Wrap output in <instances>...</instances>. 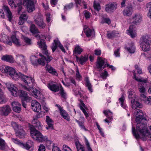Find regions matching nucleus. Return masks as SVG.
Listing matches in <instances>:
<instances>
[{
	"instance_id": "nucleus-1",
	"label": "nucleus",
	"mask_w": 151,
	"mask_h": 151,
	"mask_svg": "<svg viewBox=\"0 0 151 151\" xmlns=\"http://www.w3.org/2000/svg\"><path fill=\"white\" fill-rule=\"evenodd\" d=\"M3 73H6L9 75L11 78L15 81H17L19 78L26 85L29 86L28 88L25 87V89L29 91H32V84L34 82V80L31 77L25 76L21 73L17 72L12 67L8 66L5 67L2 70Z\"/></svg>"
},
{
	"instance_id": "nucleus-2",
	"label": "nucleus",
	"mask_w": 151,
	"mask_h": 151,
	"mask_svg": "<svg viewBox=\"0 0 151 151\" xmlns=\"http://www.w3.org/2000/svg\"><path fill=\"white\" fill-rule=\"evenodd\" d=\"M137 129L139 131V133L138 134H137L135 132V127H132V134L136 139H141L143 141L147 139L151 141V134L147 127L144 125H142L140 127L138 126Z\"/></svg>"
},
{
	"instance_id": "nucleus-3",
	"label": "nucleus",
	"mask_w": 151,
	"mask_h": 151,
	"mask_svg": "<svg viewBox=\"0 0 151 151\" xmlns=\"http://www.w3.org/2000/svg\"><path fill=\"white\" fill-rule=\"evenodd\" d=\"M30 135L31 137L35 140L39 142H45L47 139L46 136H43L41 133L37 130L33 126H30Z\"/></svg>"
},
{
	"instance_id": "nucleus-4",
	"label": "nucleus",
	"mask_w": 151,
	"mask_h": 151,
	"mask_svg": "<svg viewBox=\"0 0 151 151\" xmlns=\"http://www.w3.org/2000/svg\"><path fill=\"white\" fill-rule=\"evenodd\" d=\"M106 67H109L112 70L115 69L114 66L110 65L108 63L107 60L105 59H103L101 58H99L97 59L96 64V68L99 71H101Z\"/></svg>"
},
{
	"instance_id": "nucleus-5",
	"label": "nucleus",
	"mask_w": 151,
	"mask_h": 151,
	"mask_svg": "<svg viewBox=\"0 0 151 151\" xmlns=\"http://www.w3.org/2000/svg\"><path fill=\"white\" fill-rule=\"evenodd\" d=\"M9 5L12 7H14L17 10V13L20 14L22 8V0H8Z\"/></svg>"
},
{
	"instance_id": "nucleus-6",
	"label": "nucleus",
	"mask_w": 151,
	"mask_h": 151,
	"mask_svg": "<svg viewBox=\"0 0 151 151\" xmlns=\"http://www.w3.org/2000/svg\"><path fill=\"white\" fill-rule=\"evenodd\" d=\"M142 44H141V47L144 51H147L150 49V40L147 36H144L142 37Z\"/></svg>"
},
{
	"instance_id": "nucleus-7",
	"label": "nucleus",
	"mask_w": 151,
	"mask_h": 151,
	"mask_svg": "<svg viewBox=\"0 0 151 151\" xmlns=\"http://www.w3.org/2000/svg\"><path fill=\"white\" fill-rule=\"evenodd\" d=\"M46 57L41 58L37 60L35 56L32 55L30 57V61L32 64L34 65L37 66L38 64L44 66L45 64Z\"/></svg>"
},
{
	"instance_id": "nucleus-8",
	"label": "nucleus",
	"mask_w": 151,
	"mask_h": 151,
	"mask_svg": "<svg viewBox=\"0 0 151 151\" xmlns=\"http://www.w3.org/2000/svg\"><path fill=\"white\" fill-rule=\"evenodd\" d=\"M27 2L26 6L27 11L29 13H31L34 11L35 9V4L37 2L36 0H24Z\"/></svg>"
},
{
	"instance_id": "nucleus-9",
	"label": "nucleus",
	"mask_w": 151,
	"mask_h": 151,
	"mask_svg": "<svg viewBox=\"0 0 151 151\" xmlns=\"http://www.w3.org/2000/svg\"><path fill=\"white\" fill-rule=\"evenodd\" d=\"M135 121L137 124L136 129H135V132L137 134H138L139 133V131L137 129L138 126L140 127L142 125H144L147 127V125L145 124L146 123L147 119L145 117H136Z\"/></svg>"
},
{
	"instance_id": "nucleus-10",
	"label": "nucleus",
	"mask_w": 151,
	"mask_h": 151,
	"mask_svg": "<svg viewBox=\"0 0 151 151\" xmlns=\"http://www.w3.org/2000/svg\"><path fill=\"white\" fill-rule=\"evenodd\" d=\"M6 85L7 88L11 92V94L14 96H16L18 91L17 88L12 83H7Z\"/></svg>"
},
{
	"instance_id": "nucleus-11",
	"label": "nucleus",
	"mask_w": 151,
	"mask_h": 151,
	"mask_svg": "<svg viewBox=\"0 0 151 151\" xmlns=\"http://www.w3.org/2000/svg\"><path fill=\"white\" fill-rule=\"evenodd\" d=\"M35 21L40 29H43L45 27L46 24L44 23L42 17L41 15H38L37 18L35 19Z\"/></svg>"
},
{
	"instance_id": "nucleus-12",
	"label": "nucleus",
	"mask_w": 151,
	"mask_h": 151,
	"mask_svg": "<svg viewBox=\"0 0 151 151\" xmlns=\"http://www.w3.org/2000/svg\"><path fill=\"white\" fill-rule=\"evenodd\" d=\"M54 43L52 44V46L51 47V48L53 52H54L57 49L58 46L62 51L65 53V51L62 45L60 43L58 40H54Z\"/></svg>"
},
{
	"instance_id": "nucleus-13",
	"label": "nucleus",
	"mask_w": 151,
	"mask_h": 151,
	"mask_svg": "<svg viewBox=\"0 0 151 151\" xmlns=\"http://www.w3.org/2000/svg\"><path fill=\"white\" fill-rule=\"evenodd\" d=\"M117 4L116 3H109L106 5L105 10L108 13H111L116 9Z\"/></svg>"
},
{
	"instance_id": "nucleus-14",
	"label": "nucleus",
	"mask_w": 151,
	"mask_h": 151,
	"mask_svg": "<svg viewBox=\"0 0 151 151\" xmlns=\"http://www.w3.org/2000/svg\"><path fill=\"white\" fill-rule=\"evenodd\" d=\"M11 111V109L9 105H6L0 107V115L1 116H7Z\"/></svg>"
},
{
	"instance_id": "nucleus-15",
	"label": "nucleus",
	"mask_w": 151,
	"mask_h": 151,
	"mask_svg": "<svg viewBox=\"0 0 151 151\" xmlns=\"http://www.w3.org/2000/svg\"><path fill=\"white\" fill-rule=\"evenodd\" d=\"M132 24L137 25L140 23L142 20V16L139 13L135 14L132 17Z\"/></svg>"
},
{
	"instance_id": "nucleus-16",
	"label": "nucleus",
	"mask_w": 151,
	"mask_h": 151,
	"mask_svg": "<svg viewBox=\"0 0 151 151\" xmlns=\"http://www.w3.org/2000/svg\"><path fill=\"white\" fill-rule=\"evenodd\" d=\"M18 91L17 93L21 97V100L24 99L27 101H29L31 99V98L28 96L26 91L21 90H18Z\"/></svg>"
},
{
	"instance_id": "nucleus-17",
	"label": "nucleus",
	"mask_w": 151,
	"mask_h": 151,
	"mask_svg": "<svg viewBox=\"0 0 151 151\" xmlns=\"http://www.w3.org/2000/svg\"><path fill=\"white\" fill-rule=\"evenodd\" d=\"M32 108L35 112H39L40 111L41 106L40 104L36 101H33L31 104Z\"/></svg>"
},
{
	"instance_id": "nucleus-18",
	"label": "nucleus",
	"mask_w": 151,
	"mask_h": 151,
	"mask_svg": "<svg viewBox=\"0 0 151 151\" xmlns=\"http://www.w3.org/2000/svg\"><path fill=\"white\" fill-rule=\"evenodd\" d=\"M11 106H12L13 110L17 113H19L21 110V105L18 102L14 101L11 104Z\"/></svg>"
},
{
	"instance_id": "nucleus-19",
	"label": "nucleus",
	"mask_w": 151,
	"mask_h": 151,
	"mask_svg": "<svg viewBox=\"0 0 151 151\" xmlns=\"http://www.w3.org/2000/svg\"><path fill=\"white\" fill-rule=\"evenodd\" d=\"M3 9L6 13V16L8 18V20L10 22H11L13 16L8 7L6 6H4L3 7Z\"/></svg>"
},
{
	"instance_id": "nucleus-20",
	"label": "nucleus",
	"mask_w": 151,
	"mask_h": 151,
	"mask_svg": "<svg viewBox=\"0 0 151 151\" xmlns=\"http://www.w3.org/2000/svg\"><path fill=\"white\" fill-rule=\"evenodd\" d=\"M47 87L50 90L55 92H58L60 90L59 86L57 84L49 83L47 85Z\"/></svg>"
},
{
	"instance_id": "nucleus-21",
	"label": "nucleus",
	"mask_w": 151,
	"mask_h": 151,
	"mask_svg": "<svg viewBox=\"0 0 151 151\" xmlns=\"http://www.w3.org/2000/svg\"><path fill=\"white\" fill-rule=\"evenodd\" d=\"M1 60L11 63H14L15 60L12 56L11 55H5L2 56Z\"/></svg>"
},
{
	"instance_id": "nucleus-22",
	"label": "nucleus",
	"mask_w": 151,
	"mask_h": 151,
	"mask_svg": "<svg viewBox=\"0 0 151 151\" xmlns=\"http://www.w3.org/2000/svg\"><path fill=\"white\" fill-rule=\"evenodd\" d=\"M15 133L16 136L20 138H23L25 137V133L22 127L16 131Z\"/></svg>"
},
{
	"instance_id": "nucleus-23",
	"label": "nucleus",
	"mask_w": 151,
	"mask_h": 151,
	"mask_svg": "<svg viewBox=\"0 0 151 151\" xmlns=\"http://www.w3.org/2000/svg\"><path fill=\"white\" fill-rule=\"evenodd\" d=\"M134 25H131L130 26L129 29L128 30V34L133 38L135 37L136 35V32L135 31V29L134 27Z\"/></svg>"
},
{
	"instance_id": "nucleus-24",
	"label": "nucleus",
	"mask_w": 151,
	"mask_h": 151,
	"mask_svg": "<svg viewBox=\"0 0 151 151\" xmlns=\"http://www.w3.org/2000/svg\"><path fill=\"white\" fill-rule=\"evenodd\" d=\"M32 123L33 124L31 126H33L35 128L36 127L39 130L42 129V127L40 122L38 120L37 118L34 119L32 121Z\"/></svg>"
},
{
	"instance_id": "nucleus-25",
	"label": "nucleus",
	"mask_w": 151,
	"mask_h": 151,
	"mask_svg": "<svg viewBox=\"0 0 151 151\" xmlns=\"http://www.w3.org/2000/svg\"><path fill=\"white\" fill-rule=\"evenodd\" d=\"M88 57L87 56H81L79 58L77 56H76V60L77 61H78L79 63L81 65H83L88 60Z\"/></svg>"
},
{
	"instance_id": "nucleus-26",
	"label": "nucleus",
	"mask_w": 151,
	"mask_h": 151,
	"mask_svg": "<svg viewBox=\"0 0 151 151\" xmlns=\"http://www.w3.org/2000/svg\"><path fill=\"white\" fill-rule=\"evenodd\" d=\"M133 10L131 6L127 7L123 11V13L124 16H130L132 14Z\"/></svg>"
},
{
	"instance_id": "nucleus-27",
	"label": "nucleus",
	"mask_w": 151,
	"mask_h": 151,
	"mask_svg": "<svg viewBox=\"0 0 151 151\" xmlns=\"http://www.w3.org/2000/svg\"><path fill=\"white\" fill-rule=\"evenodd\" d=\"M37 44L39 47L43 50V52H45V51H47V46L44 40L43 39L41 40L40 41L37 42Z\"/></svg>"
},
{
	"instance_id": "nucleus-28",
	"label": "nucleus",
	"mask_w": 151,
	"mask_h": 151,
	"mask_svg": "<svg viewBox=\"0 0 151 151\" xmlns=\"http://www.w3.org/2000/svg\"><path fill=\"white\" fill-rule=\"evenodd\" d=\"M28 18V16L25 14H22L20 16L18 23L19 25H22L26 21Z\"/></svg>"
},
{
	"instance_id": "nucleus-29",
	"label": "nucleus",
	"mask_w": 151,
	"mask_h": 151,
	"mask_svg": "<svg viewBox=\"0 0 151 151\" xmlns=\"http://www.w3.org/2000/svg\"><path fill=\"white\" fill-rule=\"evenodd\" d=\"M33 92L34 95V96L38 99H41L43 98L44 96L40 91L36 89H35L33 91Z\"/></svg>"
},
{
	"instance_id": "nucleus-30",
	"label": "nucleus",
	"mask_w": 151,
	"mask_h": 151,
	"mask_svg": "<svg viewBox=\"0 0 151 151\" xmlns=\"http://www.w3.org/2000/svg\"><path fill=\"white\" fill-rule=\"evenodd\" d=\"M33 145V142L30 140H28L25 143H22L21 146L27 150H29Z\"/></svg>"
},
{
	"instance_id": "nucleus-31",
	"label": "nucleus",
	"mask_w": 151,
	"mask_h": 151,
	"mask_svg": "<svg viewBox=\"0 0 151 151\" xmlns=\"http://www.w3.org/2000/svg\"><path fill=\"white\" fill-rule=\"evenodd\" d=\"M46 122L47 124L48 125V127H46V128L48 129H53V126L52 124L53 122L52 119L50 118L48 116H46Z\"/></svg>"
},
{
	"instance_id": "nucleus-32",
	"label": "nucleus",
	"mask_w": 151,
	"mask_h": 151,
	"mask_svg": "<svg viewBox=\"0 0 151 151\" xmlns=\"http://www.w3.org/2000/svg\"><path fill=\"white\" fill-rule=\"evenodd\" d=\"M83 51V50L79 45H77L75 47L74 50L73 54L75 56H77L76 55H80Z\"/></svg>"
},
{
	"instance_id": "nucleus-33",
	"label": "nucleus",
	"mask_w": 151,
	"mask_h": 151,
	"mask_svg": "<svg viewBox=\"0 0 151 151\" xmlns=\"http://www.w3.org/2000/svg\"><path fill=\"white\" fill-rule=\"evenodd\" d=\"M86 83L85 85L88 88L89 91L92 92H93L92 88V86L91 83H90L88 78H86L85 79Z\"/></svg>"
},
{
	"instance_id": "nucleus-34",
	"label": "nucleus",
	"mask_w": 151,
	"mask_h": 151,
	"mask_svg": "<svg viewBox=\"0 0 151 151\" xmlns=\"http://www.w3.org/2000/svg\"><path fill=\"white\" fill-rule=\"evenodd\" d=\"M132 104V108L133 109H136L137 107H140L141 104L139 103L135 100H130Z\"/></svg>"
},
{
	"instance_id": "nucleus-35",
	"label": "nucleus",
	"mask_w": 151,
	"mask_h": 151,
	"mask_svg": "<svg viewBox=\"0 0 151 151\" xmlns=\"http://www.w3.org/2000/svg\"><path fill=\"white\" fill-rule=\"evenodd\" d=\"M145 83L143 82L139 83L138 84V87L139 91L142 93L144 94L145 92V89L144 87V83Z\"/></svg>"
},
{
	"instance_id": "nucleus-36",
	"label": "nucleus",
	"mask_w": 151,
	"mask_h": 151,
	"mask_svg": "<svg viewBox=\"0 0 151 151\" xmlns=\"http://www.w3.org/2000/svg\"><path fill=\"white\" fill-rule=\"evenodd\" d=\"M132 73L134 75V79L135 80L138 82H143L145 83H147V79L143 78H139L136 77L135 70H133Z\"/></svg>"
},
{
	"instance_id": "nucleus-37",
	"label": "nucleus",
	"mask_w": 151,
	"mask_h": 151,
	"mask_svg": "<svg viewBox=\"0 0 151 151\" xmlns=\"http://www.w3.org/2000/svg\"><path fill=\"white\" fill-rule=\"evenodd\" d=\"M30 30L32 33L35 34L39 32L38 29L34 24H32L30 25Z\"/></svg>"
},
{
	"instance_id": "nucleus-38",
	"label": "nucleus",
	"mask_w": 151,
	"mask_h": 151,
	"mask_svg": "<svg viewBox=\"0 0 151 151\" xmlns=\"http://www.w3.org/2000/svg\"><path fill=\"white\" fill-rule=\"evenodd\" d=\"M6 147V144L5 141L2 139L0 138V150H4Z\"/></svg>"
},
{
	"instance_id": "nucleus-39",
	"label": "nucleus",
	"mask_w": 151,
	"mask_h": 151,
	"mask_svg": "<svg viewBox=\"0 0 151 151\" xmlns=\"http://www.w3.org/2000/svg\"><path fill=\"white\" fill-rule=\"evenodd\" d=\"M60 114L64 119L68 121H69V116L67 112L65 110L62 111L61 112H60Z\"/></svg>"
},
{
	"instance_id": "nucleus-40",
	"label": "nucleus",
	"mask_w": 151,
	"mask_h": 151,
	"mask_svg": "<svg viewBox=\"0 0 151 151\" xmlns=\"http://www.w3.org/2000/svg\"><path fill=\"white\" fill-rule=\"evenodd\" d=\"M103 113L108 118L109 120H111L112 118V113L110 111L104 110L103 111Z\"/></svg>"
},
{
	"instance_id": "nucleus-41",
	"label": "nucleus",
	"mask_w": 151,
	"mask_h": 151,
	"mask_svg": "<svg viewBox=\"0 0 151 151\" xmlns=\"http://www.w3.org/2000/svg\"><path fill=\"white\" fill-rule=\"evenodd\" d=\"M45 68L47 70L49 73L55 75H56L57 74V73L55 71V69H54L52 67H50L49 68L46 66Z\"/></svg>"
},
{
	"instance_id": "nucleus-42",
	"label": "nucleus",
	"mask_w": 151,
	"mask_h": 151,
	"mask_svg": "<svg viewBox=\"0 0 151 151\" xmlns=\"http://www.w3.org/2000/svg\"><path fill=\"white\" fill-rule=\"evenodd\" d=\"M127 49L128 51L131 53H134L135 51V47L132 43H131L130 47H127Z\"/></svg>"
},
{
	"instance_id": "nucleus-43",
	"label": "nucleus",
	"mask_w": 151,
	"mask_h": 151,
	"mask_svg": "<svg viewBox=\"0 0 151 151\" xmlns=\"http://www.w3.org/2000/svg\"><path fill=\"white\" fill-rule=\"evenodd\" d=\"M43 54L45 55L47 58L46 57V60L47 63L50 62L52 59V58L49 55V54L47 51H45V52H42Z\"/></svg>"
},
{
	"instance_id": "nucleus-44",
	"label": "nucleus",
	"mask_w": 151,
	"mask_h": 151,
	"mask_svg": "<svg viewBox=\"0 0 151 151\" xmlns=\"http://www.w3.org/2000/svg\"><path fill=\"white\" fill-rule=\"evenodd\" d=\"M86 34L87 37H89L91 35H94V31L93 30H92L91 29H87L85 32Z\"/></svg>"
},
{
	"instance_id": "nucleus-45",
	"label": "nucleus",
	"mask_w": 151,
	"mask_h": 151,
	"mask_svg": "<svg viewBox=\"0 0 151 151\" xmlns=\"http://www.w3.org/2000/svg\"><path fill=\"white\" fill-rule=\"evenodd\" d=\"M11 39L13 42L17 46L20 45V42L19 40L16 38V36L14 35H13L11 37Z\"/></svg>"
},
{
	"instance_id": "nucleus-46",
	"label": "nucleus",
	"mask_w": 151,
	"mask_h": 151,
	"mask_svg": "<svg viewBox=\"0 0 151 151\" xmlns=\"http://www.w3.org/2000/svg\"><path fill=\"white\" fill-rule=\"evenodd\" d=\"M12 126L14 128L15 131L19 129L20 128H21L22 127L20 125H18L16 122H12Z\"/></svg>"
},
{
	"instance_id": "nucleus-47",
	"label": "nucleus",
	"mask_w": 151,
	"mask_h": 151,
	"mask_svg": "<svg viewBox=\"0 0 151 151\" xmlns=\"http://www.w3.org/2000/svg\"><path fill=\"white\" fill-rule=\"evenodd\" d=\"M60 93L62 97L64 99H66V93L64 92L63 88L61 85H60Z\"/></svg>"
},
{
	"instance_id": "nucleus-48",
	"label": "nucleus",
	"mask_w": 151,
	"mask_h": 151,
	"mask_svg": "<svg viewBox=\"0 0 151 151\" xmlns=\"http://www.w3.org/2000/svg\"><path fill=\"white\" fill-rule=\"evenodd\" d=\"M93 7L95 10L99 11L101 9V7L99 3L95 1L93 3Z\"/></svg>"
},
{
	"instance_id": "nucleus-49",
	"label": "nucleus",
	"mask_w": 151,
	"mask_h": 151,
	"mask_svg": "<svg viewBox=\"0 0 151 151\" xmlns=\"http://www.w3.org/2000/svg\"><path fill=\"white\" fill-rule=\"evenodd\" d=\"M136 116L137 117H145L142 110L138 109L136 111Z\"/></svg>"
},
{
	"instance_id": "nucleus-50",
	"label": "nucleus",
	"mask_w": 151,
	"mask_h": 151,
	"mask_svg": "<svg viewBox=\"0 0 151 151\" xmlns=\"http://www.w3.org/2000/svg\"><path fill=\"white\" fill-rule=\"evenodd\" d=\"M23 39L24 42L27 44V45H29L32 44V42L30 39L27 37L23 36Z\"/></svg>"
},
{
	"instance_id": "nucleus-51",
	"label": "nucleus",
	"mask_w": 151,
	"mask_h": 151,
	"mask_svg": "<svg viewBox=\"0 0 151 151\" xmlns=\"http://www.w3.org/2000/svg\"><path fill=\"white\" fill-rule=\"evenodd\" d=\"M73 3H70L69 4L65 5L64 6V10L65 11L68 10H69L71 9L73 6Z\"/></svg>"
},
{
	"instance_id": "nucleus-52",
	"label": "nucleus",
	"mask_w": 151,
	"mask_h": 151,
	"mask_svg": "<svg viewBox=\"0 0 151 151\" xmlns=\"http://www.w3.org/2000/svg\"><path fill=\"white\" fill-rule=\"evenodd\" d=\"M76 121L78 123L79 126L81 127V129H84L85 131H87L86 129V128L85 126L83 124V123L82 122L80 121L77 119L76 120Z\"/></svg>"
},
{
	"instance_id": "nucleus-53",
	"label": "nucleus",
	"mask_w": 151,
	"mask_h": 151,
	"mask_svg": "<svg viewBox=\"0 0 151 151\" xmlns=\"http://www.w3.org/2000/svg\"><path fill=\"white\" fill-rule=\"evenodd\" d=\"M140 97L141 100L144 101V103L146 104V102L148 101V97H147L143 93H141Z\"/></svg>"
},
{
	"instance_id": "nucleus-54",
	"label": "nucleus",
	"mask_w": 151,
	"mask_h": 151,
	"mask_svg": "<svg viewBox=\"0 0 151 151\" xmlns=\"http://www.w3.org/2000/svg\"><path fill=\"white\" fill-rule=\"evenodd\" d=\"M125 99L124 96L123 95L119 99V100L121 102V104L122 107L126 109V107L124 105V102Z\"/></svg>"
},
{
	"instance_id": "nucleus-55",
	"label": "nucleus",
	"mask_w": 151,
	"mask_h": 151,
	"mask_svg": "<svg viewBox=\"0 0 151 151\" xmlns=\"http://www.w3.org/2000/svg\"><path fill=\"white\" fill-rule=\"evenodd\" d=\"M75 145L78 151H79V150L82 149L83 148V146L78 142H76Z\"/></svg>"
},
{
	"instance_id": "nucleus-56",
	"label": "nucleus",
	"mask_w": 151,
	"mask_h": 151,
	"mask_svg": "<svg viewBox=\"0 0 151 151\" xmlns=\"http://www.w3.org/2000/svg\"><path fill=\"white\" fill-rule=\"evenodd\" d=\"M135 69L137 70V73L140 74L142 73V69L137 65H135L134 66Z\"/></svg>"
},
{
	"instance_id": "nucleus-57",
	"label": "nucleus",
	"mask_w": 151,
	"mask_h": 151,
	"mask_svg": "<svg viewBox=\"0 0 151 151\" xmlns=\"http://www.w3.org/2000/svg\"><path fill=\"white\" fill-rule=\"evenodd\" d=\"M106 23L108 24H109L111 23V21L110 19L108 18H104L102 19L101 21L102 24Z\"/></svg>"
},
{
	"instance_id": "nucleus-58",
	"label": "nucleus",
	"mask_w": 151,
	"mask_h": 151,
	"mask_svg": "<svg viewBox=\"0 0 151 151\" xmlns=\"http://www.w3.org/2000/svg\"><path fill=\"white\" fill-rule=\"evenodd\" d=\"M107 36L109 38H112L114 37L115 34L113 32H108L107 34Z\"/></svg>"
},
{
	"instance_id": "nucleus-59",
	"label": "nucleus",
	"mask_w": 151,
	"mask_h": 151,
	"mask_svg": "<svg viewBox=\"0 0 151 151\" xmlns=\"http://www.w3.org/2000/svg\"><path fill=\"white\" fill-rule=\"evenodd\" d=\"M17 58L22 60V62L24 64L25 63V60L24 59V56L23 55L18 54L17 55Z\"/></svg>"
},
{
	"instance_id": "nucleus-60",
	"label": "nucleus",
	"mask_w": 151,
	"mask_h": 151,
	"mask_svg": "<svg viewBox=\"0 0 151 151\" xmlns=\"http://www.w3.org/2000/svg\"><path fill=\"white\" fill-rule=\"evenodd\" d=\"M86 144L87 146V147L88 151H93L91 148L89 142L86 139H85Z\"/></svg>"
},
{
	"instance_id": "nucleus-61",
	"label": "nucleus",
	"mask_w": 151,
	"mask_h": 151,
	"mask_svg": "<svg viewBox=\"0 0 151 151\" xmlns=\"http://www.w3.org/2000/svg\"><path fill=\"white\" fill-rule=\"evenodd\" d=\"M108 73L105 70H104V72L101 73V76L103 78H106V77L108 76Z\"/></svg>"
},
{
	"instance_id": "nucleus-62",
	"label": "nucleus",
	"mask_w": 151,
	"mask_h": 151,
	"mask_svg": "<svg viewBox=\"0 0 151 151\" xmlns=\"http://www.w3.org/2000/svg\"><path fill=\"white\" fill-rule=\"evenodd\" d=\"M12 140L14 143L19 145L20 146H21L22 142H21L19 141L17 139H15L14 138H12Z\"/></svg>"
},
{
	"instance_id": "nucleus-63",
	"label": "nucleus",
	"mask_w": 151,
	"mask_h": 151,
	"mask_svg": "<svg viewBox=\"0 0 151 151\" xmlns=\"http://www.w3.org/2000/svg\"><path fill=\"white\" fill-rule=\"evenodd\" d=\"M63 151H72L69 147L65 145H63Z\"/></svg>"
},
{
	"instance_id": "nucleus-64",
	"label": "nucleus",
	"mask_w": 151,
	"mask_h": 151,
	"mask_svg": "<svg viewBox=\"0 0 151 151\" xmlns=\"http://www.w3.org/2000/svg\"><path fill=\"white\" fill-rule=\"evenodd\" d=\"M45 147L42 145H40L38 151H45Z\"/></svg>"
}]
</instances>
